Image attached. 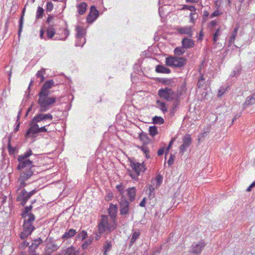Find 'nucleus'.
<instances>
[{
    "label": "nucleus",
    "instance_id": "f257e3e1",
    "mask_svg": "<svg viewBox=\"0 0 255 255\" xmlns=\"http://www.w3.org/2000/svg\"><path fill=\"white\" fill-rule=\"evenodd\" d=\"M32 154V150L29 149L23 154L17 156V159L18 161V164L17 166V169L18 171L23 170L18 179L20 185L18 190L25 186L27 185L25 181L34 175L36 166L33 165L32 160L29 158Z\"/></svg>",
    "mask_w": 255,
    "mask_h": 255
},
{
    "label": "nucleus",
    "instance_id": "f03ea898",
    "mask_svg": "<svg viewBox=\"0 0 255 255\" xmlns=\"http://www.w3.org/2000/svg\"><path fill=\"white\" fill-rule=\"evenodd\" d=\"M53 119V116L50 114L38 113L36 114L29 123V128L25 134V137L35 138L38 134L40 132H47L46 126L39 127L38 123L44 121H51Z\"/></svg>",
    "mask_w": 255,
    "mask_h": 255
},
{
    "label": "nucleus",
    "instance_id": "7ed1b4c3",
    "mask_svg": "<svg viewBox=\"0 0 255 255\" xmlns=\"http://www.w3.org/2000/svg\"><path fill=\"white\" fill-rule=\"evenodd\" d=\"M117 224L114 220H109L108 216L102 215L99 220L98 227L100 234H102L105 232L110 233L116 228Z\"/></svg>",
    "mask_w": 255,
    "mask_h": 255
},
{
    "label": "nucleus",
    "instance_id": "20e7f679",
    "mask_svg": "<svg viewBox=\"0 0 255 255\" xmlns=\"http://www.w3.org/2000/svg\"><path fill=\"white\" fill-rule=\"evenodd\" d=\"M49 94H38V104L39 106V112L42 113L49 110L51 106L56 102L55 97H49Z\"/></svg>",
    "mask_w": 255,
    "mask_h": 255
},
{
    "label": "nucleus",
    "instance_id": "39448f33",
    "mask_svg": "<svg viewBox=\"0 0 255 255\" xmlns=\"http://www.w3.org/2000/svg\"><path fill=\"white\" fill-rule=\"evenodd\" d=\"M34 220V215L32 213L29 214L28 218L24 219L23 225V231L20 235L21 239H24L28 235H30L35 229V227L32 225V222Z\"/></svg>",
    "mask_w": 255,
    "mask_h": 255
},
{
    "label": "nucleus",
    "instance_id": "423d86ee",
    "mask_svg": "<svg viewBox=\"0 0 255 255\" xmlns=\"http://www.w3.org/2000/svg\"><path fill=\"white\" fill-rule=\"evenodd\" d=\"M130 166L133 171L128 170V174L133 180H137L140 172H143L146 168L144 163H140L134 160L130 161Z\"/></svg>",
    "mask_w": 255,
    "mask_h": 255
},
{
    "label": "nucleus",
    "instance_id": "0eeeda50",
    "mask_svg": "<svg viewBox=\"0 0 255 255\" xmlns=\"http://www.w3.org/2000/svg\"><path fill=\"white\" fill-rule=\"evenodd\" d=\"M186 63V59L183 57L170 56L166 58V64L167 66L181 68L184 66Z\"/></svg>",
    "mask_w": 255,
    "mask_h": 255
},
{
    "label": "nucleus",
    "instance_id": "6e6552de",
    "mask_svg": "<svg viewBox=\"0 0 255 255\" xmlns=\"http://www.w3.org/2000/svg\"><path fill=\"white\" fill-rule=\"evenodd\" d=\"M158 95L161 98L164 99L167 101H171L176 97L175 92L171 88L167 87L159 89L158 92Z\"/></svg>",
    "mask_w": 255,
    "mask_h": 255
},
{
    "label": "nucleus",
    "instance_id": "1a4fd4ad",
    "mask_svg": "<svg viewBox=\"0 0 255 255\" xmlns=\"http://www.w3.org/2000/svg\"><path fill=\"white\" fill-rule=\"evenodd\" d=\"M36 192L35 190H33L29 192H27L25 189L22 190L18 193L16 200L20 201V204L24 206L27 200Z\"/></svg>",
    "mask_w": 255,
    "mask_h": 255
},
{
    "label": "nucleus",
    "instance_id": "9d476101",
    "mask_svg": "<svg viewBox=\"0 0 255 255\" xmlns=\"http://www.w3.org/2000/svg\"><path fill=\"white\" fill-rule=\"evenodd\" d=\"M120 214L122 215H127L128 214L129 203L124 196H122L120 201Z\"/></svg>",
    "mask_w": 255,
    "mask_h": 255
},
{
    "label": "nucleus",
    "instance_id": "9b49d317",
    "mask_svg": "<svg viewBox=\"0 0 255 255\" xmlns=\"http://www.w3.org/2000/svg\"><path fill=\"white\" fill-rule=\"evenodd\" d=\"M205 246L206 244L203 241L194 242L191 247V252L196 255H200Z\"/></svg>",
    "mask_w": 255,
    "mask_h": 255
},
{
    "label": "nucleus",
    "instance_id": "f8f14e48",
    "mask_svg": "<svg viewBox=\"0 0 255 255\" xmlns=\"http://www.w3.org/2000/svg\"><path fill=\"white\" fill-rule=\"evenodd\" d=\"M192 138L190 135L186 134L183 138V144L180 146V152L183 153L187 150V148L190 145Z\"/></svg>",
    "mask_w": 255,
    "mask_h": 255
},
{
    "label": "nucleus",
    "instance_id": "ddd939ff",
    "mask_svg": "<svg viewBox=\"0 0 255 255\" xmlns=\"http://www.w3.org/2000/svg\"><path fill=\"white\" fill-rule=\"evenodd\" d=\"M176 29L178 34H185L188 35L190 38L192 37L193 30L191 26H178Z\"/></svg>",
    "mask_w": 255,
    "mask_h": 255
},
{
    "label": "nucleus",
    "instance_id": "4468645a",
    "mask_svg": "<svg viewBox=\"0 0 255 255\" xmlns=\"http://www.w3.org/2000/svg\"><path fill=\"white\" fill-rule=\"evenodd\" d=\"M54 85V82L53 80H50L46 81L41 88L39 94H49V89Z\"/></svg>",
    "mask_w": 255,
    "mask_h": 255
},
{
    "label": "nucleus",
    "instance_id": "2eb2a0df",
    "mask_svg": "<svg viewBox=\"0 0 255 255\" xmlns=\"http://www.w3.org/2000/svg\"><path fill=\"white\" fill-rule=\"evenodd\" d=\"M98 15L99 11L96 8L95 6L92 5L90 7V11L87 16V21L90 23L93 22L98 17Z\"/></svg>",
    "mask_w": 255,
    "mask_h": 255
},
{
    "label": "nucleus",
    "instance_id": "dca6fc26",
    "mask_svg": "<svg viewBox=\"0 0 255 255\" xmlns=\"http://www.w3.org/2000/svg\"><path fill=\"white\" fill-rule=\"evenodd\" d=\"M182 46L186 49L192 48L194 46V41L191 38L184 37L181 41Z\"/></svg>",
    "mask_w": 255,
    "mask_h": 255
},
{
    "label": "nucleus",
    "instance_id": "f3484780",
    "mask_svg": "<svg viewBox=\"0 0 255 255\" xmlns=\"http://www.w3.org/2000/svg\"><path fill=\"white\" fill-rule=\"evenodd\" d=\"M43 241L40 238L35 239L32 241L31 245L29 246L30 252H35V250L38 247L39 245L42 243Z\"/></svg>",
    "mask_w": 255,
    "mask_h": 255
},
{
    "label": "nucleus",
    "instance_id": "a211bd4d",
    "mask_svg": "<svg viewBox=\"0 0 255 255\" xmlns=\"http://www.w3.org/2000/svg\"><path fill=\"white\" fill-rule=\"evenodd\" d=\"M54 25H48L46 28V31L47 37L48 39H52L54 35L56 34V30L54 28Z\"/></svg>",
    "mask_w": 255,
    "mask_h": 255
},
{
    "label": "nucleus",
    "instance_id": "6ab92c4d",
    "mask_svg": "<svg viewBox=\"0 0 255 255\" xmlns=\"http://www.w3.org/2000/svg\"><path fill=\"white\" fill-rule=\"evenodd\" d=\"M76 233L77 232L75 230L70 229L65 232V233L62 236L61 238L63 240L70 239L74 237L76 235Z\"/></svg>",
    "mask_w": 255,
    "mask_h": 255
},
{
    "label": "nucleus",
    "instance_id": "aec40b11",
    "mask_svg": "<svg viewBox=\"0 0 255 255\" xmlns=\"http://www.w3.org/2000/svg\"><path fill=\"white\" fill-rule=\"evenodd\" d=\"M117 213V207L116 205L111 204L109 209V214L112 220L115 221V218Z\"/></svg>",
    "mask_w": 255,
    "mask_h": 255
},
{
    "label": "nucleus",
    "instance_id": "412c9836",
    "mask_svg": "<svg viewBox=\"0 0 255 255\" xmlns=\"http://www.w3.org/2000/svg\"><path fill=\"white\" fill-rule=\"evenodd\" d=\"M59 247L60 246L55 244H50L47 246L45 253L48 255H51V253L56 251Z\"/></svg>",
    "mask_w": 255,
    "mask_h": 255
},
{
    "label": "nucleus",
    "instance_id": "4be33fe9",
    "mask_svg": "<svg viewBox=\"0 0 255 255\" xmlns=\"http://www.w3.org/2000/svg\"><path fill=\"white\" fill-rule=\"evenodd\" d=\"M135 194L136 189L134 187L129 188L127 190V194L130 202L134 200Z\"/></svg>",
    "mask_w": 255,
    "mask_h": 255
},
{
    "label": "nucleus",
    "instance_id": "5701e85b",
    "mask_svg": "<svg viewBox=\"0 0 255 255\" xmlns=\"http://www.w3.org/2000/svg\"><path fill=\"white\" fill-rule=\"evenodd\" d=\"M79 251L73 247L71 246L68 248L65 251L63 255H78Z\"/></svg>",
    "mask_w": 255,
    "mask_h": 255
},
{
    "label": "nucleus",
    "instance_id": "b1692460",
    "mask_svg": "<svg viewBox=\"0 0 255 255\" xmlns=\"http://www.w3.org/2000/svg\"><path fill=\"white\" fill-rule=\"evenodd\" d=\"M155 71L157 73L166 74L170 73L171 72L169 68H167L164 66L161 65H158L157 66H156Z\"/></svg>",
    "mask_w": 255,
    "mask_h": 255
},
{
    "label": "nucleus",
    "instance_id": "393cba45",
    "mask_svg": "<svg viewBox=\"0 0 255 255\" xmlns=\"http://www.w3.org/2000/svg\"><path fill=\"white\" fill-rule=\"evenodd\" d=\"M255 103V93L247 98L245 105L246 106L252 105Z\"/></svg>",
    "mask_w": 255,
    "mask_h": 255
},
{
    "label": "nucleus",
    "instance_id": "a878e982",
    "mask_svg": "<svg viewBox=\"0 0 255 255\" xmlns=\"http://www.w3.org/2000/svg\"><path fill=\"white\" fill-rule=\"evenodd\" d=\"M32 208V205H30V206H27L24 208L21 214V216L23 218L25 219L28 218V215L30 213H31L30 212L31 211Z\"/></svg>",
    "mask_w": 255,
    "mask_h": 255
},
{
    "label": "nucleus",
    "instance_id": "bb28decb",
    "mask_svg": "<svg viewBox=\"0 0 255 255\" xmlns=\"http://www.w3.org/2000/svg\"><path fill=\"white\" fill-rule=\"evenodd\" d=\"M87 4L85 2H82L78 5L77 8L78 13L80 14H83L85 13L87 9Z\"/></svg>",
    "mask_w": 255,
    "mask_h": 255
},
{
    "label": "nucleus",
    "instance_id": "cd10ccee",
    "mask_svg": "<svg viewBox=\"0 0 255 255\" xmlns=\"http://www.w3.org/2000/svg\"><path fill=\"white\" fill-rule=\"evenodd\" d=\"M77 34L76 37L77 39H82L84 35L85 31V30L80 26H77L76 27Z\"/></svg>",
    "mask_w": 255,
    "mask_h": 255
},
{
    "label": "nucleus",
    "instance_id": "c85d7f7f",
    "mask_svg": "<svg viewBox=\"0 0 255 255\" xmlns=\"http://www.w3.org/2000/svg\"><path fill=\"white\" fill-rule=\"evenodd\" d=\"M157 107L159 108L163 113L167 112V109L166 107L165 104L164 102H161L159 100L156 101Z\"/></svg>",
    "mask_w": 255,
    "mask_h": 255
},
{
    "label": "nucleus",
    "instance_id": "c756f323",
    "mask_svg": "<svg viewBox=\"0 0 255 255\" xmlns=\"http://www.w3.org/2000/svg\"><path fill=\"white\" fill-rule=\"evenodd\" d=\"M140 236V232L135 231L132 233L131 238L130 241V246L132 245L136 240L139 238Z\"/></svg>",
    "mask_w": 255,
    "mask_h": 255
},
{
    "label": "nucleus",
    "instance_id": "7c9ffc66",
    "mask_svg": "<svg viewBox=\"0 0 255 255\" xmlns=\"http://www.w3.org/2000/svg\"><path fill=\"white\" fill-rule=\"evenodd\" d=\"M139 138L143 142L144 144L148 143L150 140L147 134L144 132L139 134Z\"/></svg>",
    "mask_w": 255,
    "mask_h": 255
},
{
    "label": "nucleus",
    "instance_id": "2f4dec72",
    "mask_svg": "<svg viewBox=\"0 0 255 255\" xmlns=\"http://www.w3.org/2000/svg\"><path fill=\"white\" fill-rule=\"evenodd\" d=\"M112 245L111 242L109 240H107L104 246V255H106V253L107 252H109L110 251H111V250L112 249Z\"/></svg>",
    "mask_w": 255,
    "mask_h": 255
},
{
    "label": "nucleus",
    "instance_id": "473e14b6",
    "mask_svg": "<svg viewBox=\"0 0 255 255\" xmlns=\"http://www.w3.org/2000/svg\"><path fill=\"white\" fill-rule=\"evenodd\" d=\"M24 11H25V8H24L22 11V15L20 17V19L19 20V29L18 30V34L19 36H20V33L22 30L23 23V14H24Z\"/></svg>",
    "mask_w": 255,
    "mask_h": 255
},
{
    "label": "nucleus",
    "instance_id": "72a5a7b5",
    "mask_svg": "<svg viewBox=\"0 0 255 255\" xmlns=\"http://www.w3.org/2000/svg\"><path fill=\"white\" fill-rule=\"evenodd\" d=\"M185 49L182 46V47H176L174 50V53L177 56L182 55L185 52Z\"/></svg>",
    "mask_w": 255,
    "mask_h": 255
},
{
    "label": "nucleus",
    "instance_id": "f704fd0d",
    "mask_svg": "<svg viewBox=\"0 0 255 255\" xmlns=\"http://www.w3.org/2000/svg\"><path fill=\"white\" fill-rule=\"evenodd\" d=\"M44 14V9L42 7L40 6H38L37 7L36 14V19H38L41 18Z\"/></svg>",
    "mask_w": 255,
    "mask_h": 255
},
{
    "label": "nucleus",
    "instance_id": "c9c22d12",
    "mask_svg": "<svg viewBox=\"0 0 255 255\" xmlns=\"http://www.w3.org/2000/svg\"><path fill=\"white\" fill-rule=\"evenodd\" d=\"M242 70V67L241 65H238L235 68L233 73L232 74V76L233 77H237L238 75L240 74L241 71Z\"/></svg>",
    "mask_w": 255,
    "mask_h": 255
},
{
    "label": "nucleus",
    "instance_id": "e433bc0d",
    "mask_svg": "<svg viewBox=\"0 0 255 255\" xmlns=\"http://www.w3.org/2000/svg\"><path fill=\"white\" fill-rule=\"evenodd\" d=\"M87 236V232L85 231H82L77 234L76 238L79 240H83L86 238Z\"/></svg>",
    "mask_w": 255,
    "mask_h": 255
},
{
    "label": "nucleus",
    "instance_id": "4c0bfd02",
    "mask_svg": "<svg viewBox=\"0 0 255 255\" xmlns=\"http://www.w3.org/2000/svg\"><path fill=\"white\" fill-rule=\"evenodd\" d=\"M153 123L155 124H162L164 123V120L162 118L158 116H155L153 119Z\"/></svg>",
    "mask_w": 255,
    "mask_h": 255
},
{
    "label": "nucleus",
    "instance_id": "58836bf2",
    "mask_svg": "<svg viewBox=\"0 0 255 255\" xmlns=\"http://www.w3.org/2000/svg\"><path fill=\"white\" fill-rule=\"evenodd\" d=\"M149 134L152 136H153V137L154 136L158 133V132H157V128H156V127H155V126H152V127H149Z\"/></svg>",
    "mask_w": 255,
    "mask_h": 255
},
{
    "label": "nucleus",
    "instance_id": "ea45409f",
    "mask_svg": "<svg viewBox=\"0 0 255 255\" xmlns=\"http://www.w3.org/2000/svg\"><path fill=\"white\" fill-rule=\"evenodd\" d=\"M205 78H204L203 75H201L200 78L199 79L197 86L199 88H202L205 84Z\"/></svg>",
    "mask_w": 255,
    "mask_h": 255
},
{
    "label": "nucleus",
    "instance_id": "a19ab883",
    "mask_svg": "<svg viewBox=\"0 0 255 255\" xmlns=\"http://www.w3.org/2000/svg\"><path fill=\"white\" fill-rule=\"evenodd\" d=\"M45 74V69H42L41 70L38 71V72L36 74V76L37 77L40 78V82H42L44 81V78L43 76V75Z\"/></svg>",
    "mask_w": 255,
    "mask_h": 255
},
{
    "label": "nucleus",
    "instance_id": "79ce46f5",
    "mask_svg": "<svg viewBox=\"0 0 255 255\" xmlns=\"http://www.w3.org/2000/svg\"><path fill=\"white\" fill-rule=\"evenodd\" d=\"M237 32H238V28H235L231 34V36L230 37L229 42L230 43H233L234 42Z\"/></svg>",
    "mask_w": 255,
    "mask_h": 255
},
{
    "label": "nucleus",
    "instance_id": "37998d69",
    "mask_svg": "<svg viewBox=\"0 0 255 255\" xmlns=\"http://www.w3.org/2000/svg\"><path fill=\"white\" fill-rule=\"evenodd\" d=\"M54 20V16L51 15H49L46 20V23L48 24V25H54L53 22V20Z\"/></svg>",
    "mask_w": 255,
    "mask_h": 255
},
{
    "label": "nucleus",
    "instance_id": "c03bdc74",
    "mask_svg": "<svg viewBox=\"0 0 255 255\" xmlns=\"http://www.w3.org/2000/svg\"><path fill=\"white\" fill-rule=\"evenodd\" d=\"M92 242V239H89L86 240L84 243L82 244V247L83 249H85L87 247L90 245Z\"/></svg>",
    "mask_w": 255,
    "mask_h": 255
},
{
    "label": "nucleus",
    "instance_id": "a18cd8bd",
    "mask_svg": "<svg viewBox=\"0 0 255 255\" xmlns=\"http://www.w3.org/2000/svg\"><path fill=\"white\" fill-rule=\"evenodd\" d=\"M78 40L76 44V46H83L86 42V39L82 38V39H78Z\"/></svg>",
    "mask_w": 255,
    "mask_h": 255
},
{
    "label": "nucleus",
    "instance_id": "49530a36",
    "mask_svg": "<svg viewBox=\"0 0 255 255\" xmlns=\"http://www.w3.org/2000/svg\"><path fill=\"white\" fill-rule=\"evenodd\" d=\"M117 189H118V191L120 193V194L123 196V194L124 193V187L122 184H120L117 186L116 187Z\"/></svg>",
    "mask_w": 255,
    "mask_h": 255
},
{
    "label": "nucleus",
    "instance_id": "de8ad7c7",
    "mask_svg": "<svg viewBox=\"0 0 255 255\" xmlns=\"http://www.w3.org/2000/svg\"><path fill=\"white\" fill-rule=\"evenodd\" d=\"M156 187H158L161 183L162 181V177L160 175H158L155 178Z\"/></svg>",
    "mask_w": 255,
    "mask_h": 255
},
{
    "label": "nucleus",
    "instance_id": "09e8293b",
    "mask_svg": "<svg viewBox=\"0 0 255 255\" xmlns=\"http://www.w3.org/2000/svg\"><path fill=\"white\" fill-rule=\"evenodd\" d=\"M53 8V4L52 2L48 1L47 3L46 10L47 11H51Z\"/></svg>",
    "mask_w": 255,
    "mask_h": 255
},
{
    "label": "nucleus",
    "instance_id": "8fccbe9b",
    "mask_svg": "<svg viewBox=\"0 0 255 255\" xmlns=\"http://www.w3.org/2000/svg\"><path fill=\"white\" fill-rule=\"evenodd\" d=\"M160 82L166 85H169L172 84V81L170 79H163L160 81Z\"/></svg>",
    "mask_w": 255,
    "mask_h": 255
},
{
    "label": "nucleus",
    "instance_id": "3c124183",
    "mask_svg": "<svg viewBox=\"0 0 255 255\" xmlns=\"http://www.w3.org/2000/svg\"><path fill=\"white\" fill-rule=\"evenodd\" d=\"M149 190L150 192L149 197L150 198H152L153 197H154V194L153 193L152 194V192L154 190V187L152 185H150L149 186Z\"/></svg>",
    "mask_w": 255,
    "mask_h": 255
},
{
    "label": "nucleus",
    "instance_id": "603ef678",
    "mask_svg": "<svg viewBox=\"0 0 255 255\" xmlns=\"http://www.w3.org/2000/svg\"><path fill=\"white\" fill-rule=\"evenodd\" d=\"M226 89L227 88L221 87L218 91V97L222 96L226 92Z\"/></svg>",
    "mask_w": 255,
    "mask_h": 255
},
{
    "label": "nucleus",
    "instance_id": "864d4df0",
    "mask_svg": "<svg viewBox=\"0 0 255 255\" xmlns=\"http://www.w3.org/2000/svg\"><path fill=\"white\" fill-rule=\"evenodd\" d=\"M175 139L174 138H172L170 141L169 142L168 145L167 147V151L165 153V154L166 155L167 153V152L170 149L174 141H175Z\"/></svg>",
    "mask_w": 255,
    "mask_h": 255
},
{
    "label": "nucleus",
    "instance_id": "5fc2aeb1",
    "mask_svg": "<svg viewBox=\"0 0 255 255\" xmlns=\"http://www.w3.org/2000/svg\"><path fill=\"white\" fill-rule=\"evenodd\" d=\"M174 160V157L172 154H171L170 156V158L167 161V163L169 166H171L173 163V161Z\"/></svg>",
    "mask_w": 255,
    "mask_h": 255
},
{
    "label": "nucleus",
    "instance_id": "6e6d98bb",
    "mask_svg": "<svg viewBox=\"0 0 255 255\" xmlns=\"http://www.w3.org/2000/svg\"><path fill=\"white\" fill-rule=\"evenodd\" d=\"M63 32L65 37L64 38H61V40L65 41L69 35V31L67 28H65L64 29Z\"/></svg>",
    "mask_w": 255,
    "mask_h": 255
},
{
    "label": "nucleus",
    "instance_id": "4d7b16f0",
    "mask_svg": "<svg viewBox=\"0 0 255 255\" xmlns=\"http://www.w3.org/2000/svg\"><path fill=\"white\" fill-rule=\"evenodd\" d=\"M29 245V243L26 241H23L22 243H21L19 247L20 249H24L25 247H27Z\"/></svg>",
    "mask_w": 255,
    "mask_h": 255
},
{
    "label": "nucleus",
    "instance_id": "13d9d810",
    "mask_svg": "<svg viewBox=\"0 0 255 255\" xmlns=\"http://www.w3.org/2000/svg\"><path fill=\"white\" fill-rule=\"evenodd\" d=\"M220 14L221 13H220L219 11L216 10L211 14L210 17L213 18L215 16H219Z\"/></svg>",
    "mask_w": 255,
    "mask_h": 255
},
{
    "label": "nucleus",
    "instance_id": "bf43d9fd",
    "mask_svg": "<svg viewBox=\"0 0 255 255\" xmlns=\"http://www.w3.org/2000/svg\"><path fill=\"white\" fill-rule=\"evenodd\" d=\"M141 149L146 154H147L148 153H149V149H148V147L145 146H142L141 147Z\"/></svg>",
    "mask_w": 255,
    "mask_h": 255
},
{
    "label": "nucleus",
    "instance_id": "052dcab7",
    "mask_svg": "<svg viewBox=\"0 0 255 255\" xmlns=\"http://www.w3.org/2000/svg\"><path fill=\"white\" fill-rule=\"evenodd\" d=\"M45 30L43 29V28H41L40 30V37L41 39H44V34Z\"/></svg>",
    "mask_w": 255,
    "mask_h": 255
},
{
    "label": "nucleus",
    "instance_id": "680f3d73",
    "mask_svg": "<svg viewBox=\"0 0 255 255\" xmlns=\"http://www.w3.org/2000/svg\"><path fill=\"white\" fill-rule=\"evenodd\" d=\"M8 149L9 153L14 152V151H15L14 148L11 147L9 143L8 145Z\"/></svg>",
    "mask_w": 255,
    "mask_h": 255
},
{
    "label": "nucleus",
    "instance_id": "e2e57ef3",
    "mask_svg": "<svg viewBox=\"0 0 255 255\" xmlns=\"http://www.w3.org/2000/svg\"><path fill=\"white\" fill-rule=\"evenodd\" d=\"M101 234H100V232H99V231H98V233H96L95 234V237H94V238H95V240H96V241H98V240H99L100 239V238H101Z\"/></svg>",
    "mask_w": 255,
    "mask_h": 255
},
{
    "label": "nucleus",
    "instance_id": "0e129e2a",
    "mask_svg": "<svg viewBox=\"0 0 255 255\" xmlns=\"http://www.w3.org/2000/svg\"><path fill=\"white\" fill-rule=\"evenodd\" d=\"M186 7H187V8L188 9H189V10H190L191 11H194L195 10V8L194 6H192V5H186L185 6Z\"/></svg>",
    "mask_w": 255,
    "mask_h": 255
},
{
    "label": "nucleus",
    "instance_id": "69168bd1",
    "mask_svg": "<svg viewBox=\"0 0 255 255\" xmlns=\"http://www.w3.org/2000/svg\"><path fill=\"white\" fill-rule=\"evenodd\" d=\"M146 203V199L145 198H144L142 201L140 202L139 204V206L141 207H144Z\"/></svg>",
    "mask_w": 255,
    "mask_h": 255
},
{
    "label": "nucleus",
    "instance_id": "338daca9",
    "mask_svg": "<svg viewBox=\"0 0 255 255\" xmlns=\"http://www.w3.org/2000/svg\"><path fill=\"white\" fill-rule=\"evenodd\" d=\"M164 153V149L163 148H160L157 151V154L159 156L162 155Z\"/></svg>",
    "mask_w": 255,
    "mask_h": 255
},
{
    "label": "nucleus",
    "instance_id": "774afa93",
    "mask_svg": "<svg viewBox=\"0 0 255 255\" xmlns=\"http://www.w3.org/2000/svg\"><path fill=\"white\" fill-rule=\"evenodd\" d=\"M195 15L196 14L195 13H191L190 15V20L192 21V22H193L194 20L196 18L195 17Z\"/></svg>",
    "mask_w": 255,
    "mask_h": 255
}]
</instances>
